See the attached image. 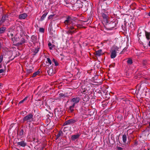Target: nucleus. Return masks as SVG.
Returning a JSON list of instances; mask_svg holds the SVG:
<instances>
[{"label":"nucleus","mask_w":150,"mask_h":150,"mask_svg":"<svg viewBox=\"0 0 150 150\" xmlns=\"http://www.w3.org/2000/svg\"><path fill=\"white\" fill-rule=\"evenodd\" d=\"M35 38V36H32V38Z\"/></svg>","instance_id":"nucleus-41"},{"label":"nucleus","mask_w":150,"mask_h":150,"mask_svg":"<svg viewBox=\"0 0 150 150\" xmlns=\"http://www.w3.org/2000/svg\"><path fill=\"white\" fill-rule=\"evenodd\" d=\"M38 51H39L38 49L37 48L36 49H35V50L34 51V52L36 53H37L38 52Z\"/></svg>","instance_id":"nucleus-35"},{"label":"nucleus","mask_w":150,"mask_h":150,"mask_svg":"<svg viewBox=\"0 0 150 150\" xmlns=\"http://www.w3.org/2000/svg\"><path fill=\"white\" fill-rule=\"evenodd\" d=\"M18 27H17V29H18Z\"/></svg>","instance_id":"nucleus-43"},{"label":"nucleus","mask_w":150,"mask_h":150,"mask_svg":"<svg viewBox=\"0 0 150 150\" xmlns=\"http://www.w3.org/2000/svg\"><path fill=\"white\" fill-rule=\"evenodd\" d=\"M116 22L114 21H111L110 23L108 24V27L110 30H112L116 26Z\"/></svg>","instance_id":"nucleus-7"},{"label":"nucleus","mask_w":150,"mask_h":150,"mask_svg":"<svg viewBox=\"0 0 150 150\" xmlns=\"http://www.w3.org/2000/svg\"><path fill=\"white\" fill-rule=\"evenodd\" d=\"M47 13H44L42 15V17H41V18L40 19V21H43L44 20V19L45 18L46 16L47 15Z\"/></svg>","instance_id":"nucleus-19"},{"label":"nucleus","mask_w":150,"mask_h":150,"mask_svg":"<svg viewBox=\"0 0 150 150\" xmlns=\"http://www.w3.org/2000/svg\"><path fill=\"white\" fill-rule=\"evenodd\" d=\"M54 14H52V15H50L48 17V19H50L51 18H53L54 16Z\"/></svg>","instance_id":"nucleus-31"},{"label":"nucleus","mask_w":150,"mask_h":150,"mask_svg":"<svg viewBox=\"0 0 150 150\" xmlns=\"http://www.w3.org/2000/svg\"><path fill=\"white\" fill-rule=\"evenodd\" d=\"M119 143H120V142H119Z\"/></svg>","instance_id":"nucleus-44"},{"label":"nucleus","mask_w":150,"mask_h":150,"mask_svg":"<svg viewBox=\"0 0 150 150\" xmlns=\"http://www.w3.org/2000/svg\"><path fill=\"white\" fill-rule=\"evenodd\" d=\"M21 30L22 29L20 28L19 31L18 32V33L16 34L13 38L12 39V41L13 43L16 44L17 42L19 41L20 38L22 37V36L21 34Z\"/></svg>","instance_id":"nucleus-4"},{"label":"nucleus","mask_w":150,"mask_h":150,"mask_svg":"<svg viewBox=\"0 0 150 150\" xmlns=\"http://www.w3.org/2000/svg\"><path fill=\"white\" fill-rule=\"evenodd\" d=\"M55 112V114H57V115H58L59 114L60 115H61L62 113L61 112V110L60 109L59 110H57V111L56 110Z\"/></svg>","instance_id":"nucleus-25"},{"label":"nucleus","mask_w":150,"mask_h":150,"mask_svg":"<svg viewBox=\"0 0 150 150\" xmlns=\"http://www.w3.org/2000/svg\"><path fill=\"white\" fill-rule=\"evenodd\" d=\"M59 97L60 98H64L65 97V95L63 93H60L59 94Z\"/></svg>","instance_id":"nucleus-26"},{"label":"nucleus","mask_w":150,"mask_h":150,"mask_svg":"<svg viewBox=\"0 0 150 150\" xmlns=\"http://www.w3.org/2000/svg\"><path fill=\"white\" fill-rule=\"evenodd\" d=\"M80 100L79 97H75L71 100V102L73 103L72 105L69 107V109L71 112H72L74 110V108L76 104L78 103Z\"/></svg>","instance_id":"nucleus-2"},{"label":"nucleus","mask_w":150,"mask_h":150,"mask_svg":"<svg viewBox=\"0 0 150 150\" xmlns=\"http://www.w3.org/2000/svg\"><path fill=\"white\" fill-rule=\"evenodd\" d=\"M1 67V65H0V68Z\"/></svg>","instance_id":"nucleus-42"},{"label":"nucleus","mask_w":150,"mask_h":150,"mask_svg":"<svg viewBox=\"0 0 150 150\" xmlns=\"http://www.w3.org/2000/svg\"><path fill=\"white\" fill-rule=\"evenodd\" d=\"M48 45L50 49H52L53 48V46L52 45V44L50 42H49L48 44Z\"/></svg>","instance_id":"nucleus-29"},{"label":"nucleus","mask_w":150,"mask_h":150,"mask_svg":"<svg viewBox=\"0 0 150 150\" xmlns=\"http://www.w3.org/2000/svg\"><path fill=\"white\" fill-rule=\"evenodd\" d=\"M52 62H54V64L55 66H57L58 65V63L57 62L55 61L54 59H53L52 60Z\"/></svg>","instance_id":"nucleus-28"},{"label":"nucleus","mask_w":150,"mask_h":150,"mask_svg":"<svg viewBox=\"0 0 150 150\" xmlns=\"http://www.w3.org/2000/svg\"><path fill=\"white\" fill-rule=\"evenodd\" d=\"M148 15L150 16V12L149 13V14H148Z\"/></svg>","instance_id":"nucleus-39"},{"label":"nucleus","mask_w":150,"mask_h":150,"mask_svg":"<svg viewBox=\"0 0 150 150\" xmlns=\"http://www.w3.org/2000/svg\"><path fill=\"white\" fill-rule=\"evenodd\" d=\"M127 63L129 64H131L132 63V61L131 59H129L127 61Z\"/></svg>","instance_id":"nucleus-30"},{"label":"nucleus","mask_w":150,"mask_h":150,"mask_svg":"<svg viewBox=\"0 0 150 150\" xmlns=\"http://www.w3.org/2000/svg\"><path fill=\"white\" fill-rule=\"evenodd\" d=\"M117 148L118 150H123V149L122 148H121L120 147H117Z\"/></svg>","instance_id":"nucleus-34"},{"label":"nucleus","mask_w":150,"mask_h":150,"mask_svg":"<svg viewBox=\"0 0 150 150\" xmlns=\"http://www.w3.org/2000/svg\"><path fill=\"white\" fill-rule=\"evenodd\" d=\"M46 63L47 64H48L49 65H51V64L52 61L50 58H47Z\"/></svg>","instance_id":"nucleus-20"},{"label":"nucleus","mask_w":150,"mask_h":150,"mask_svg":"<svg viewBox=\"0 0 150 150\" xmlns=\"http://www.w3.org/2000/svg\"><path fill=\"white\" fill-rule=\"evenodd\" d=\"M102 52L101 50H98L96 52V55L98 56H100L102 54Z\"/></svg>","instance_id":"nucleus-16"},{"label":"nucleus","mask_w":150,"mask_h":150,"mask_svg":"<svg viewBox=\"0 0 150 150\" xmlns=\"http://www.w3.org/2000/svg\"><path fill=\"white\" fill-rule=\"evenodd\" d=\"M63 135V133L62 131H59L56 136V139H57L60 137H62Z\"/></svg>","instance_id":"nucleus-15"},{"label":"nucleus","mask_w":150,"mask_h":150,"mask_svg":"<svg viewBox=\"0 0 150 150\" xmlns=\"http://www.w3.org/2000/svg\"><path fill=\"white\" fill-rule=\"evenodd\" d=\"M122 141L125 144L126 143L127 138L126 134H123L122 137Z\"/></svg>","instance_id":"nucleus-17"},{"label":"nucleus","mask_w":150,"mask_h":150,"mask_svg":"<svg viewBox=\"0 0 150 150\" xmlns=\"http://www.w3.org/2000/svg\"><path fill=\"white\" fill-rule=\"evenodd\" d=\"M80 135L78 134L73 135L71 136V139L72 140L75 141L79 138Z\"/></svg>","instance_id":"nucleus-13"},{"label":"nucleus","mask_w":150,"mask_h":150,"mask_svg":"<svg viewBox=\"0 0 150 150\" xmlns=\"http://www.w3.org/2000/svg\"><path fill=\"white\" fill-rule=\"evenodd\" d=\"M145 36L147 40L150 39V33L145 31Z\"/></svg>","instance_id":"nucleus-18"},{"label":"nucleus","mask_w":150,"mask_h":150,"mask_svg":"<svg viewBox=\"0 0 150 150\" xmlns=\"http://www.w3.org/2000/svg\"><path fill=\"white\" fill-rule=\"evenodd\" d=\"M27 98H28L27 97H25L24 99H23L21 101L19 102V104H20L22 103H23L24 101H25L26 100H27Z\"/></svg>","instance_id":"nucleus-27"},{"label":"nucleus","mask_w":150,"mask_h":150,"mask_svg":"<svg viewBox=\"0 0 150 150\" xmlns=\"http://www.w3.org/2000/svg\"><path fill=\"white\" fill-rule=\"evenodd\" d=\"M148 45L149 46H150V41L149 42Z\"/></svg>","instance_id":"nucleus-38"},{"label":"nucleus","mask_w":150,"mask_h":150,"mask_svg":"<svg viewBox=\"0 0 150 150\" xmlns=\"http://www.w3.org/2000/svg\"><path fill=\"white\" fill-rule=\"evenodd\" d=\"M25 40L24 38H22L21 39L19 42H17L16 45V46H19L21 45H22L25 43Z\"/></svg>","instance_id":"nucleus-11"},{"label":"nucleus","mask_w":150,"mask_h":150,"mask_svg":"<svg viewBox=\"0 0 150 150\" xmlns=\"http://www.w3.org/2000/svg\"><path fill=\"white\" fill-rule=\"evenodd\" d=\"M149 126L150 127V122H149Z\"/></svg>","instance_id":"nucleus-40"},{"label":"nucleus","mask_w":150,"mask_h":150,"mask_svg":"<svg viewBox=\"0 0 150 150\" xmlns=\"http://www.w3.org/2000/svg\"><path fill=\"white\" fill-rule=\"evenodd\" d=\"M47 71L48 74L50 76H52L54 74V72L53 71V69L52 68L49 69Z\"/></svg>","instance_id":"nucleus-14"},{"label":"nucleus","mask_w":150,"mask_h":150,"mask_svg":"<svg viewBox=\"0 0 150 150\" xmlns=\"http://www.w3.org/2000/svg\"><path fill=\"white\" fill-rule=\"evenodd\" d=\"M76 23L74 18L73 17L69 16L67 17L64 23L67 25V28L69 29V30L67 32V33L74 31L71 30L73 29H76L74 28V26L76 25Z\"/></svg>","instance_id":"nucleus-1"},{"label":"nucleus","mask_w":150,"mask_h":150,"mask_svg":"<svg viewBox=\"0 0 150 150\" xmlns=\"http://www.w3.org/2000/svg\"><path fill=\"white\" fill-rule=\"evenodd\" d=\"M23 134V130L22 129L21 130V134Z\"/></svg>","instance_id":"nucleus-37"},{"label":"nucleus","mask_w":150,"mask_h":150,"mask_svg":"<svg viewBox=\"0 0 150 150\" xmlns=\"http://www.w3.org/2000/svg\"><path fill=\"white\" fill-rule=\"evenodd\" d=\"M102 17H103V21L106 23H108V16L107 14L103 13L102 14Z\"/></svg>","instance_id":"nucleus-10"},{"label":"nucleus","mask_w":150,"mask_h":150,"mask_svg":"<svg viewBox=\"0 0 150 150\" xmlns=\"http://www.w3.org/2000/svg\"><path fill=\"white\" fill-rule=\"evenodd\" d=\"M33 71V68L31 67L30 69H27V72L28 74H29L30 73L32 72Z\"/></svg>","instance_id":"nucleus-21"},{"label":"nucleus","mask_w":150,"mask_h":150,"mask_svg":"<svg viewBox=\"0 0 150 150\" xmlns=\"http://www.w3.org/2000/svg\"><path fill=\"white\" fill-rule=\"evenodd\" d=\"M3 59V57L2 55H1L0 56V63H1Z\"/></svg>","instance_id":"nucleus-32"},{"label":"nucleus","mask_w":150,"mask_h":150,"mask_svg":"<svg viewBox=\"0 0 150 150\" xmlns=\"http://www.w3.org/2000/svg\"><path fill=\"white\" fill-rule=\"evenodd\" d=\"M27 16V15L26 13H23L19 15V18L20 19H24Z\"/></svg>","instance_id":"nucleus-12"},{"label":"nucleus","mask_w":150,"mask_h":150,"mask_svg":"<svg viewBox=\"0 0 150 150\" xmlns=\"http://www.w3.org/2000/svg\"><path fill=\"white\" fill-rule=\"evenodd\" d=\"M8 16L7 15H5L3 16L1 20L0 21V25H1L4 22H5V21L6 22H8Z\"/></svg>","instance_id":"nucleus-8"},{"label":"nucleus","mask_w":150,"mask_h":150,"mask_svg":"<svg viewBox=\"0 0 150 150\" xmlns=\"http://www.w3.org/2000/svg\"><path fill=\"white\" fill-rule=\"evenodd\" d=\"M77 120L75 119H71L66 121L64 123V125H72L77 121Z\"/></svg>","instance_id":"nucleus-6"},{"label":"nucleus","mask_w":150,"mask_h":150,"mask_svg":"<svg viewBox=\"0 0 150 150\" xmlns=\"http://www.w3.org/2000/svg\"><path fill=\"white\" fill-rule=\"evenodd\" d=\"M4 71V69H0V74L3 72Z\"/></svg>","instance_id":"nucleus-36"},{"label":"nucleus","mask_w":150,"mask_h":150,"mask_svg":"<svg viewBox=\"0 0 150 150\" xmlns=\"http://www.w3.org/2000/svg\"><path fill=\"white\" fill-rule=\"evenodd\" d=\"M119 48L117 46L114 47V49L111 52L110 57L111 58H114L116 56V51L118 50Z\"/></svg>","instance_id":"nucleus-5"},{"label":"nucleus","mask_w":150,"mask_h":150,"mask_svg":"<svg viewBox=\"0 0 150 150\" xmlns=\"http://www.w3.org/2000/svg\"><path fill=\"white\" fill-rule=\"evenodd\" d=\"M6 30L5 27L0 28V33H2L4 32Z\"/></svg>","instance_id":"nucleus-23"},{"label":"nucleus","mask_w":150,"mask_h":150,"mask_svg":"<svg viewBox=\"0 0 150 150\" xmlns=\"http://www.w3.org/2000/svg\"><path fill=\"white\" fill-rule=\"evenodd\" d=\"M40 31L41 32H43L44 31V29L42 28H40Z\"/></svg>","instance_id":"nucleus-33"},{"label":"nucleus","mask_w":150,"mask_h":150,"mask_svg":"<svg viewBox=\"0 0 150 150\" xmlns=\"http://www.w3.org/2000/svg\"><path fill=\"white\" fill-rule=\"evenodd\" d=\"M8 35L9 36V37L12 40V39L13 38V34L11 32H9L8 34Z\"/></svg>","instance_id":"nucleus-22"},{"label":"nucleus","mask_w":150,"mask_h":150,"mask_svg":"<svg viewBox=\"0 0 150 150\" xmlns=\"http://www.w3.org/2000/svg\"><path fill=\"white\" fill-rule=\"evenodd\" d=\"M40 71H38L36 72H35L33 74L32 76L33 77L36 76L37 75H38L40 73Z\"/></svg>","instance_id":"nucleus-24"},{"label":"nucleus","mask_w":150,"mask_h":150,"mask_svg":"<svg viewBox=\"0 0 150 150\" xmlns=\"http://www.w3.org/2000/svg\"><path fill=\"white\" fill-rule=\"evenodd\" d=\"M16 144L17 146L23 147H25L26 145V143L23 140L21 142H16Z\"/></svg>","instance_id":"nucleus-9"},{"label":"nucleus","mask_w":150,"mask_h":150,"mask_svg":"<svg viewBox=\"0 0 150 150\" xmlns=\"http://www.w3.org/2000/svg\"><path fill=\"white\" fill-rule=\"evenodd\" d=\"M33 117V114H28L24 117L23 120L24 122H26V123L30 125L32 122L34 121Z\"/></svg>","instance_id":"nucleus-3"}]
</instances>
